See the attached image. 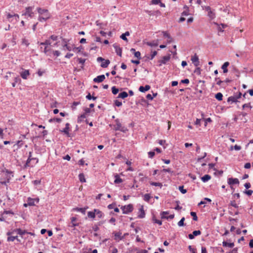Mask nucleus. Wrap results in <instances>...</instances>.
I'll return each instance as SVG.
<instances>
[{"label":"nucleus","instance_id":"nucleus-1","mask_svg":"<svg viewBox=\"0 0 253 253\" xmlns=\"http://www.w3.org/2000/svg\"><path fill=\"white\" fill-rule=\"evenodd\" d=\"M51 42H50V40H47L44 42H41L40 43L41 45L43 46L41 47V49L47 55L51 56L52 54V51H53L51 49Z\"/></svg>","mask_w":253,"mask_h":253},{"label":"nucleus","instance_id":"nucleus-2","mask_svg":"<svg viewBox=\"0 0 253 253\" xmlns=\"http://www.w3.org/2000/svg\"><path fill=\"white\" fill-rule=\"evenodd\" d=\"M37 10L38 13L41 15L38 19L40 22H42L43 20L46 21L50 18V15L48 10L39 7L37 8Z\"/></svg>","mask_w":253,"mask_h":253},{"label":"nucleus","instance_id":"nucleus-3","mask_svg":"<svg viewBox=\"0 0 253 253\" xmlns=\"http://www.w3.org/2000/svg\"><path fill=\"white\" fill-rule=\"evenodd\" d=\"M15 233H17V234H19L21 237H24L23 236L25 235V234H28V235H30L34 237L35 236V234L34 232H29L26 231L25 230H22L19 228L14 229L11 232H7V235L9 236L10 235L14 234Z\"/></svg>","mask_w":253,"mask_h":253},{"label":"nucleus","instance_id":"nucleus-4","mask_svg":"<svg viewBox=\"0 0 253 253\" xmlns=\"http://www.w3.org/2000/svg\"><path fill=\"white\" fill-rule=\"evenodd\" d=\"M103 216V212L98 209H94L93 211H89L87 213V216L90 218L97 217L98 219H99L102 217Z\"/></svg>","mask_w":253,"mask_h":253},{"label":"nucleus","instance_id":"nucleus-5","mask_svg":"<svg viewBox=\"0 0 253 253\" xmlns=\"http://www.w3.org/2000/svg\"><path fill=\"white\" fill-rule=\"evenodd\" d=\"M13 215V213L10 211H4L0 217V220L2 221L6 219L10 220L11 219V217H12Z\"/></svg>","mask_w":253,"mask_h":253},{"label":"nucleus","instance_id":"nucleus-6","mask_svg":"<svg viewBox=\"0 0 253 253\" xmlns=\"http://www.w3.org/2000/svg\"><path fill=\"white\" fill-rule=\"evenodd\" d=\"M40 199L38 198H31L29 197L27 201V203L24 204V206L27 207L28 206H35L36 203L39 202Z\"/></svg>","mask_w":253,"mask_h":253},{"label":"nucleus","instance_id":"nucleus-7","mask_svg":"<svg viewBox=\"0 0 253 253\" xmlns=\"http://www.w3.org/2000/svg\"><path fill=\"white\" fill-rule=\"evenodd\" d=\"M32 152H29L28 159H27L26 163L25 166V167L31 166L30 163L32 161H34V165L37 164L39 162V160L37 158H34V157H32Z\"/></svg>","mask_w":253,"mask_h":253},{"label":"nucleus","instance_id":"nucleus-8","mask_svg":"<svg viewBox=\"0 0 253 253\" xmlns=\"http://www.w3.org/2000/svg\"><path fill=\"white\" fill-rule=\"evenodd\" d=\"M97 61L98 62H101L100 66L102 68H107L110 63V61L109 59H105L101 57H98L97 58Z\"/></svg>","mask_w":253,"mask_h":253},{"label":"nucleus","instance_id":"nucleus-9","mask_svg":"<svg viewBox=\"0 0 253 253\" xmlns=\"http://www.w3.org/2000/svg\"><path fill=\"white\" fill-rule=\"evenodd\" d=\"M34 8L32 6L27 7L25 9V12L22 15H25L26 17H33L34 15V13L33 11Z\"/></svg>","mask_w":253,"mask_h":253},{"label":"nucleus","instance_id":"nucleus-10","mask_svg":"<svg viewBox=\"0 0 253 253\" xmlns=\"http://www.w3.org/2000/svg\"><path fill=\"white\" fill-rule=\"evenodd\" d=\"M115 129L116 130H120L122 132H126V131L127 130L126 128L122 126L121 123L119 122L118 120H116V125L115 126Z\"/></svg>","mask_w":253,"mask_h":253},{"label":"nucleus","instance_id":"nucleus-11","mask_svg":"<svg viewBox=\"0 0 253 253\" xmlns=\"http://www.w3.org/2000/svg\"><path fill=\"white\" fill-rule=\"evenodd\" d=\"M121 209L124 213H128L133 210V206L131 204H129L126 206H122Z\"/></svg>","mask_w":253,"mask_h":253},{"label":"nucleus","instance_id":"nucleus-12","mask_svg":"<svg viewBox=\"0 0 253 253\" xmlns=\"http://www.w3.org/2000/svg\"><path fill=\"white\" fill-rule=\"evenodd\" d=\"M228 184L230 186L231 189H232V185L234 184H239V180L237 178H229L227 179Z\"/></svg>","mask_w":253,"mask_h":253},{"label":"nucleus","instance_id":"nucleus-13","mask_svg":"<svg viewBox=\"0 0 253 253\" xmlns=\"http://www.w3.org/2000/svg\"><path fill=\"white\" fill-rule=\"evenodd\" d=\"M205 9L208 12V15L211 18V19H213L215 17V13L212 10H211L210 6H205Z\"/></svg>","mask_w":253,"mask_h":253},{"label":"nucleus","instance_id":"nucleus-14","mask_svg":"<svg viewBox=\"0 0 253 253\" xmlns=\"http://www.w3.org/2000/svg\"><path fill=\"white\" fill-rule=\"evenodd\" d=\"M113 234L114 236V240L117 242L124 239V236H122V233L120 231L114 232Z\"/></svg>","mask_w":253,"mask_h":253},{"label":"nucleus","instance_id":"nucleus-15","mask_svg":"<svg viewBox=\"0 0 253 253\" xmlns=\"http://www.w3.org/2000/svg\"><path fill=\"white\" fill-rule=\"evenodd\" d=\"M170 58V55L163 56L161 60L158 61L159 66H161L163 64H165Z\"/></svg>","mask_w":253,"mask_h":253},{"label":"nucleus","instance_id":"nucleus-16","mask_svg":"<svg viewBox=\"0 0 253 253\" xmlns=\"http://www.w3.org/2000/svg\"><path fill=\"white\" fill-rule=\"evenodd\" d=\"M161 217L163 219H172L174 214H169L168 211H163L161 213Z\"/></svg>","mask_w":253,"mask_h":253},{"label":"nucleus","instance_id":"nucleus-17","mask_svg":"<svg viewBox=\"0 0 253 253\" xmlns=\"http://www.w3.org/2000/svg\"><path fill=\"white\" fill-rule=\"evenodd\" d=\"M114 48L115 49V51L116 53L120 56V57L122 56V48L119 46V45L117 43H114L113 45Z\"/></svg>","mask_w":253,"mask_h":253},{"label":"nucleus","instance_id":"nucleus-18","mask_svg":"<svg viewBox=\"0 0 253 253\" xmlns=\"http://www.w3.org/2000/svg\"><path fill=\"white\" fill-rule=\"evenodd\" d=\"M191 61L195 66L198 67L199 65V58L196 54L192 56Z\"/></svg>","mask_w":253,"mask_h":253},{"label":"nucleus","instance_id":"nucleus-19","mask_svg":"<svg viewBox=\"0 0 253 253\" xmlns=\"http://www.w3.org/2000/svg\"><path fill=\"white\" fill-rule=\"evenodd\" d=\"M30 75V72L28 70H24L20 73V76L23 79L26 80Z\"/></svg>","mask_w":253,"mask_h":253},{"label":"nucleus","instance_id":"nucleus-20","mask_svg":"<svg viewBox=\"0 0 253 253\" xmlns=\"http://www.w3.org/2000/svg\"><path fill=\"white\" fill-rule=\"evenodd\" d=\"M105 79V77L104 75L98 76L96 78L93 79V81L95 83H101L103 82Z\"/></svg>","mask_w":253,"mask_h":253},{"label":"nucleus","instance_id":"nucleus-21","mask_svg":"<svg viewBox=\"0 0 253 253\" xmlns=\"http://www.w3.org/2000/svg\"><path fill=\"white\" fill-rule=\"evenodd\" d=\"M145 215V211L144 210V208H143V207L142 206H141L139 210L138 216L139 218H143V217H144Z\"/></svg>","mask_w":253,"mask_h":253},{"label":"nucleus","instance_id":"nucleus-22","mask_svg":"<svg viewBox=\"0 0 253 253\" xmlns=\"http://www.w3.org/2000/svg\"><path fill=\"white\" fill-rule=\"evenodd\" d=\"M214 24L216 25L218 27L217 29L219 32H223V30L222 29H224L227 27V25L224 24H221L220 25L218 23L214 22Z\"/></svg>","mask_w":253,"mask_h":253},{"label":"nucleus","instance_id":"nucleus-23","mask_svg":"<svg viewBox=\"0 0 253 253\" xmlns=\"http://www.w3.org/2000/svg\"><path fill=\"white\" fill-rule=\"evenodd\" d=\"M69 123H66L65 127L62 130H61V132H64L68 136H69Z\"/></svg>","mask_w":253,"mask_h":253},{"label":"nucleus","instance_id":"nucleus-24","mask_svg":"<svg viewBox=\"0 0 253 253\" xmlns=\"http://www.w3.org/2000/svg\"><path fill=\"white\" fill-rule=\"evenodd\" d=\"M150 89V86L149 85H146L145 86H140L139 88V90L141 92H144Z\"/></svg>","mask_w":253,"mask_h":253},{"label":"nucleus","instance_id":"nucleus-25","mask_svg":"<svg viewBox=\"0 0 253 253\" xmlns=\"http://www.w3.org/2000/svg\"><path fill=\"white\" fill-rule=\"evenodd\" d=\"M229 63L228 62H225L222 66L221 68L223 70L224 73L228 72L227 67L229 66Z\"/></svg>","mask_w":253,"mask_h":253},{"label":"nucleus","instance_id":"nucleus-26","mask_svg":"<svg viewBox=\"0 0 253 253\" xmlns=\"http://www.w3.org/2000/svg\"><path fill=\"white\" fill-rule=\"evenodd\" d=\"M87 208H88L87 207L84 208H74L73 209V211H80L84 214L85 212V211Z\"/></svg>","mask_w":253,"mask_h":253},{"label":"nucleus","instance_id":"nucleus-27","mask_svg":"<svg viewBox=\"0 0 253 253\" xmlns=\"http://www.w3.org/2000/svg\"><path fill=\"white\" fill-rule=\"evenodd\" d=\"M115 181L114 182L116 184L121 183L123 182V179L120 177L118 174H116L115 175Z\"/></svg>","mask_w":253,"mask_h":253},{"label":"nucleus","instance_id":"nucleus-28","mask_svg":"<svg viewBox=\"0 0 253 253\" xmlns=\"http://www.w3.org/2000/svg\"><path fill=\"white\" fill-rule=\"evenodd\" d=\"M14 82L13 83H12V86L13 87H15L16 86V83H20L21 81V79H20V78L18 76L15 77L14 79Z\"/></svg>","mask_w":253,"mask_h":253},{"label":"nucleus","instance_id":"nucleus-29","mask_svg":"<svg viewBox=\"0 0 253 253\" xmlns=\"http://www.w3.org/2000/svg\"><path fill=\"white\" fill-rule=\"evenodd\" d=\"M211 176L209 174H206L204 176H203L201 179L204 182H206L211 179Z\"/></svg>","mask_w":253,"mask_h":253},{"label":"nucleus","instance_id":"nucleus-30","mask_svg":"<svg viewBox=\"0 0 253 253\" xmlns=\"http://www.w3.org/2000/svg\"><path fill=\"white\" fill-rule=\"evenodd\" d=\"M223 246L224 247H228L229 248H233L234 246V244L233 243H228L226 241H223L222 243Z\"/></svg>","mask_w":253,"mask_h":253},{"label":"nucleus","instance_id":"nucleus-31","mask_svg":"<svg viewBox=\"0 0 253 253\" xmlns=\"http://www.w3.org/2000/svg\"><path fill=\"white\" fill-rule=\"evenodd\" d=\"M15 240H16L17 241H20L18 239V237L17 236H9L8 238H7V241L8 242H13Z\"/></svg>","mask_w":253,"mask_h":253},{"label":"nucleus","instance_id":"nucleus-32","mask_svg":"<svg viewBox=\"0 0 253 253\" xmlns=\"http://www.w3.org/2000/svg\"><path fill=\"white\" fill-rule=\"evenodd\" d=\"M128 96V94L126 91H123L120 93L118 95V98L124 99Z\"/></svg>","mask_w":253,"mask_h":253},{"label":"nucleus","instance_id":"nucleus-33","mask_svg":"<svg viewBox=\"0 0 253 253\" xmlns=\"http://www.w3.org/2000/svg\"><path fill=\"white\" fill-rule=\"evenodd\" d=\"M146 12L147 13V14L149 16H152V15H156L157 14H160V12L159 10H157V11H149V10H146Z\"/></svg>","mask_w":253,"mask_h":253},{"label":"nucleus","instance_id":"nucleus-34","mask_svg":"<svg viewBox=\"0 0 253 253\" xmlns=\"http://www.w3.org/2000/svg\"><path fill=\"white\" fill-rule=\"evenodd\" d=\"M72 49V46L69 45V43H65L63 45V49L71 51Z\"/></svg>","mask_w":253,"mask_h":253},{"label":"nucleus","instance_id":"nucleus-35","mask_svg":"<svg viewBox=\"0 0 253 253\" xmlns=\"http://www.w3.org/2000/svg\"><path fill=\"white\" fill-rule=\"evenodd\" d=\"M228 102H236L237 98L236 96H230L227 99Z\"/></svg>","mask_w":253,"mask_h":253},{"label":"nucleus","instance_id":"nucleus-36","mask_svg":"<svg viewBox=\"0 0 253 253\" xmlns=\"http://www.w3.org/2000/svg\"><path fill=\"white\" fill-rule=\"evenodd\" d=\"M79 178L80 181L81 182H86V180H85L84 175L83 173H80L79 175Z\"/></svg>","mask_w":253,"mask_h":253},{"label":"nucleus","instance_id":"nucleus-37","mask_svg":"<svg viewBox=\"0 0 253 253\" xmlns=\"http://www.w3.org/2000/svg\"><path fill=\"white\" fill-rule=\"evenodd\" d=\"M215 97L217 100L221 101L222 100L223 95L221 93L218 92L215 94Z\"/></svg>","mask_w":253,"mask_h":253},{"label":"nucleus","instance_id":"nucleus-38","mask_svg":"<svg viewBox=\"0 0 253 253\" xmlns=\"http://www.w3.org/2000/svg\"><path fill=\"white\" fill-rule=\"evenodd\" d=\"M147 44L150 46H157L158 45L157 42L153 41L152 42H147Z\"/></svg>","mask_w":253,"mask_h":253},{"label":"nucleus","instance_id":"nucleus-39","mask_svg":"<svg viewBox=\"0 0 253 253\" xmlns=\"http://www.w3.org/2000/svg\"><path fill=\"white\" fill-rule=\"evenodd\" d=\"M151 197L149 194H146L143 196V200L146 202H149Z\"/></svg>","mask_w":253,"mask_h":253},{"label":"nucleus","instance_id":"nucleus-40","mask_svg":"<svg viewBox=\"0 0 253 253\" xmlns=\"http://www.w3.org/2000/svg\"><path fill=\"white\" fill-rule=\"evenodd\" d=\"M61 121H62V120L60 118H53V119H50L49 120V122L50 123H52V122H56L57 123H60L61 122Z\"/></svg>","mask_w":253,"mask_h":253},{"label":"nucleus","instance_id":"nucleus-41","mask_svg":"<svg viewBox=\"0 0 253 253\" xmlns=\"http://www.w3.org/2000/svg\"><path fill=\"white\" fill-rule=\"evenodd\" d=\"M150 184L153 186H159L161 188L163 186L162 184L160 182H151Z\"/></svg>","mask_w":253,"mask_h":253},{"label":"nucleus","instance_id":"nucleus-42","mask_svg":"<svg viewBox=\"0 0 253 253\" xmlns=\"http://www.w3.org/2000/svg\"><path fill=\"white\" fill-rule=\"evenodd\" d=\"M178 189L182 194H185L187 192V190L184 189L183 186H179Z\"/></svg>","mask_w":253,"mask_h":253},{"label":"nucleus","instance_id":"nucleus-43","mask_svg":"<svg viewBox=\"0 0 253 253\" xmlns=\"http://www.w3.org/2000/svg\"><path fill=\"white\" fill-rule=\"evenodd\" d=\"M112 91L113 94H117L119 92V89L116 88L115 86H113L112 87Z\"/></svg>","mask_w":253,"mask_h":253},{"label":"nucleus","instance_id":"nucleus-44","mask_svg":"<svg viewBox=\"0 0 253 253\" xmlns=\"http://www.w3.org/2000/svg\"><path fill=\"white\" fill-rule=\"evenodd\" d=\"M237 150V151H239V150H240L241 149V147L240 146H239V145H235L234 147L233 146H231V148H230V150H232L233 149Z\"/></svg>","mask_w":253,"mask_h":253},{"label":"nucleus","instance_id":"nucleus-45","mask_svg":"<svg viewBox=\"0 0 253 253\" xmlns=\"http://www.w3.org/2000/svg\"><path fill=\"white\" fill-rule=\"evenodd\" d=\"M244 193L248 196H250L253 193V191L252 190H245L244 191Z\"/></svg>","mask_w":253,"mask_h":253},{"label":"nucleus","instance_id":"nucleus-46","mask_svg":"<svg viewBox=\"0 0 253 253\" xmlns=\"http://www.w3.org/2000/svg\"><path fill=\"white\" fill-rule=\"evenodd\" d=\"M191 216L193 217V219L195 221L197 220V216L196 215V213L193 211L191 212L190 213Z\"/></svg>","mask_w":253,"mask_h":253},{"label":"nucleus","instance_id":"nucleus-47","mask_svg":"<svg viewBox=\"0 0 253 253\" xmlns=\"http://www.w3.org/2000/svg\"><path fill=\"white\" fill-rule=\"evenodd\" d=\"M201 232L200 230H195L192 232V234L193 235V236L194 237L200 235H201Z\"/></svg>","mask_w":253,"mask_h":253},{"label":"nucleus","instance_id":"nucleus-48","mask_svg":"<svg viewBox=\"0 0 253 253\" xmlns=\"http://www.w3.org/2000/svg\"><path fill=\"white\" fill-rule=\"evenodd\" d=\"M185 8H186V10L184 11L182 13V16H187L189 14V11H188V7L187 6L186 7H184Z\"/></svg>","mask_w":253,"mask_h":253},{"label":"nucleus","instance_id":"nucleus-49","mask_svg":"<svg viewBox=\"0 0 253 253\" xmlns=\"http://www.w3.org/2000/svg\"><path fill=\"white\" fill-rule=\"evenodd\" d=\"M60 54V53L59 51L58 50H55V51H52V55H53V56H59Z\"/></svg>","mask_w":253,"mask_h":253},{"label":"nucleus","instance_id":"nucleus-50","mask_svg":"<svg viewBox=\"0 0 253 253\" xmlns=\"http://www.w3.org/2000/svg\"><path fill=\"white\" fill-rule=\"evenodd\" d=\"M134 56L138 59H140L141 58V53L139 51H135L134 53Z\"/></svg>","mask_w":253,"mask_h":253},{"label":"nucleus","instance_id":"nucleus-51","mask_svg":"<svg viewBox=\"0 0 253 253\" xmlns=\"http://www.w3.org/2000/svg\"><path fill=\"white\" fill-rule=\"evenodd\" d=\"M86 98L87 99H89V100H90L91 99H92L93 100H95L97 97H94V96H91L90 94V93H88L86 96Z\"/></svg>","mask_w":253,"mask_h":253},{"label":"nucleus","instance_id":"nucleus-52","mask_svg":"<svg viewBox=\"0 0 253 253\" xmlns=\"http://www.w3.org/2000/svg\"><path fill=\"white\" fill-rule=\"evenodd\" d=\"M115 104L116 106H117L118 107H120L122 105V102H121L118 100H116L115 101Z\"/></svg>","mask_w":253,"mask_h":253},{"label":"nucleus","instance_id":"nucleus-53","mask_svg":"<svg viewBox=\"0 0 253 253\" xmlns=\"http://www.w3.org/2000/svg\"><path fill=\"white\" fill-rule=\"evenodd\" d=\"M230 204L232 207L234 208H236L238 207L237 204L236 203L235 201H231Z\"/></svg>","mask_w":253,"mask_h":253},{"label":"nucleus","instance_id":"nucleus-54","mask_svg":"<svg viewBox=\"0 0 253 253\" xmlns=\"http://www.w3.org/2000/svg\"><path fill=\"white\" fill-rule=\"evenodd\" d=\"M215 80L217 81V82H216L217 84H218V85H222L221 84H222V83H223V81H221L220 80H219V78H216Z\"/></svg>","mask_w":253,"mask_h":253},{"label":"nucleus","instance_id":"nucleus-55","mask_svg":"<svg viewBox=\"0 0 253 253\" xmlns=\"http://www.w3.org/2000/svg\"><path fill=\"white\" fill-rule=\"evenodd\" d=\"M155 152L153 151H150L148 152V156L150 158H152L155 156Z\"/></svg>","mask_w":253,"mask_h":253},{"label":"nucleus","instance_id":"nucleus-56","mask_svg":"<svg viewBox=\"0 0 253 253\" xmlns=\"http://www.w3.org/2000/svg\"><path fill=\"white\" fill-rule=\"evenodd\" d=\"M33 183L34 185H39L41 183V180H35L33 181Z\"/></svg>","mask_w":253,"mask_h":253},{"label":"nucleus","instance_id":"nucleus-57","mask_svg":"<svg viewBox=\"0 0 253 253\" xmlns=\"http://www.w3.org/2000/svg\"><path fill=\"white\" fill-rule=\"evenodd\" d=\"M157 54V52L156 51H154L152 52V54L151 55V60H152L154 57Z\"/></svg>","mask_w":253,"mask_h":253},{"label":"nucleus","instance_id":"nucleus-58","mask_svg":"<svg viewBox=\"0 0 253 253\" xmlns=\"http://www.w3.org/2000/svg\"><path fill=\"white\" fill-rule=\"evenodd\" d=\"M194 73L197 74V75H200L201 74V69L199 67L197 68L195 71Z\"/></svg>","mask_w":253,"mask_h":253},{"label":"nucleus","instance_id":"nucleus-59","mask_svg":"<svg viewBox=\"0 0 253 253\" xmlns=\"http://www.w3.org/2000/svg\"><path fill=\"white\" fill-rule=\"evenodd\" d=\"M160 0H152L151 1V3L153 4H157L159 3H160Z\"/></svg>","mask_w":253,"mask_h":253},{"label":"nucleus","instance_id":"nucleus-60","mask_svg":"<svg viewBox=\"0 0 253 253\" xmlns=\"http://www.w3.org/2000/svg\"><path fill=\"white\" fill-rule=\"evenodd\" d=\"M251 167V165L250 163H247L244 165V168L247 169H250Z\"/></svg>","mask_w":253,"mask_h":253},{"label":"nucleus","instance_id":"nucleus-61","mask_svg":"<svg viewBox=\"0 0 253 253\" xmlns=\"http://www.w3.org/2000/svg\"><path fill=\"white\" fill-rule=\"evenodd\" d=\"M188 249L192 253H196L195 249L191 246H189Z\"/></svg>","mask_w":253,"mask_h":253},{"label":"nucleus","instance_id":"nucleus-62","mask_svg":"<svg viewBox=\"0 0 253 253\" xmlns=\"http://www.w3.org/2000/svg\"><path fill=\"white\" fill-rule=\"evenodd\" d=\"M244 186L245 187V188L246 189H249L251 187V185L250 183L247 182L244 184Z\"/></svg>","mask_w":253,"mask_h":253},{"label":"nucleus","instance_id":"nucleus-63","mask_svg":"<svg viewBox=\"0 0 253 253\" xmlns=\"http://www.w3.org/2000/svg\"><path fill=\"white\" fill-rule=\"evenodd\" d=\"M50 39L52 40L53 41H56L57 40V36L52 35L50 36Z\"/></svg>","mask_w":253,"mask_h":253},{"label":"nucleus","instance_id":"nucleus-64","mask_svg":"<svg viewBox=\"0 0 253 253\" xmlns=\"http://www.w3.org/2000/svg\"><path fill=\"white\" fill-rule=\"evenodd\" d=\"M201 250V253H208L205 247H202Z\"/></svg>","mask_w":253,"mask_h":253}]
</instances>
